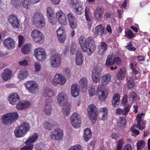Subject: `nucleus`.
<instances>
[{"instance_id": "32", "label": "nucleus", "mask_w": 150, "mask_h": 150, "mask_svg": "<svg viewBox=\"0 0 150 150\" xmlns=\"http://www.w3.org/2000/svg\"><path fill=\"white\" fill-rule=\"evenodd\" d=\"M126 84L129 89H131L134 87L135 83L133 78L129 77H127L126 78Z\"/></svg>"}, {"instance_id": "5", "label": "nucleus", "mask_w": 150, "mask_h": 150, "mask_svg": "<svg viewBox=\"0 0 150 150\" xmlns=\"http://www.w3.org/2000/svg\"><path fill=\"white\" fill-rule=\"evenodd\" d=\"M31 36L33 41L39 43H43L44 41L42 33L38 29H34L32 32Z\"/></svg>"}, {"instance_id": "17", "label": "nucleus", "mask_w": 150, "mask_h": 150, "mask_svg": "<svg viewBox=\"0 0 150 150\" xmlns=\"http://www.w3.org/2000/svg\"><path fill=\"white\" fill-rule=\"evenodd\" d=\"M4 47L8 50H11L15 47V42L12 38H8L4 40Z\"/></svg>"}, {"instance_id": "20", "label": "nucleus", "mask_w": 150, "mask_h": 150, "mask_svg": "<svg viewBox=\"0 0 150 150\" xmlns=\"http://www.w3.org/2000/svg\"><path fill=\"white\" fill-rule=\"evenodd\" d=\"M54 92L50 89L45 88L44 89L42 95L45 97H48L47 101L51 102L52 101L51 97L53 96Z\"/></svg>"}, {"instance_id": "35", "label": "nucleus", "mask_w": 150, "mask_h": 150, "mask_svg": "<svg viewBox=\"0 0 150 150\" xmlns=\"http://www.w3.org/2000/svg\"><path fill=\"white\" fill-rule=\"evenodd\" d=\"M99 111L101 112V114H102V117L101 120H105L107 117L108 115V110L106 107L100 108Z\"/></svg>"}, {"instance_id": "56", "label": "nucleus", "mask_w": 150, "mask_h": 150, "mask_svg": "<svg viewBox=\"0 0 150 150\" xmlns=\"http://www.w3.org/2000/svg\"><path fill=\"white\" fill-rule=\"evenodd\" d=\"M123 140L122 139H120L119 141L117 144V150H121L122 149V146L123 144Z\"/></svg>"}, {"instance_id": "57", "label": "nucleus", "mask_w": 150, "mask_h": 150, "mask_svg": "<svg viewBox=\"0 0 150 150\" xmlns=\"http://www.w3.org/2000/svg\"><path fill=\"white\" fill-rule=\"evenodd\" d=\"M128 96H127L125 94L124 95L123 98L122 99V104L123 105H125L127 104L128 102Z\"/></svg>"}, {"instance_id": "47", "label": "nucleus", "mask_w": 150, "mask_h": 150, "mask_svg": "<svg viewBox=\"0 0 150 150\" xmlns=\"http://www.w3.org/2000/svg\"><path fill=\"white\" fill-rule=\"evenodd\" d=\"M36 150H45V145L44 143L40 142L35 146Z\"/></svg>"}, {"instance_id": "43", "label": "nucleus", "mask_w": 150, "mask_h": 150, "mask_svg": "<svg viewBox=\"0 0 150 150\" xmlns=\"http://www.w3.org/2000/svg\"><path fill=\"white\" fill-rule=\"evenodd\" d=\"M38 90L39 87L37 83L35 86H32V87L30 88L27 91L32 93H35L38 91Z\"/></svg>"}, {"instance_id": "15", "label": "nucleus", "mask_w": 150, "mask_h": 150, "mask_svg": "<svg viewBox=\"0 0 150 150\" xmlns=\"http://www.w3.org/2000/svg\"><path fill=\"white\" fill-rule=\"evenodd\" d=\"M56 15L59 22L62 25H65L66 24L67 20L66 15L62 11H60L57 12Z\"/></svg>"}, {"instance_id": "24", "label": "nucleus", "mask_w": 150, "mask_h": 150, "mask_svg": "<svg viewBox=\"0 0 150 150\" xmlns=\"http://www.w3.org/2000/svg\"><path fill=\"white\" fill-rule=\"evenodd\" d=\"M77 87L78 85L76 83L73 84L71 86V94L74 97H77L79 95V91Z\"/></svg>"}, {"instance_id": "21", "label": "nucleus", "mask_w": 150, "mask_h": 150, "mask_svg": "<svg viewBox=\"0 0 150 150\" xmlns=\"http://www.w3.org/2000/svg\"><path fill=\"white\" fill-rule=\"evenodd\" d=\"M30 103L28 101H21L20 102L16 105V108L18 110H22L29 108Z\"/></svg>"}, {"instance_id": "1", "label": "nucleus", "mask_w": 150, "mask_h": 150, "mask_svg": "<svg viewBox=\"0 0 150 150\" xmlns=\"http://www.w3.org/2000/svg\"><path fill=\"white\" fill-rule=\"evenodd\" d=\"M79 42L83 51L86 52L88 55H91L94 52L96 45L93 38L90 37L86 39L81 36L79 39Z\"/></svg>"}, {"instance_id": "62", "label": "nucleus", "mask_w": 150, "mask_h": 150, "mask_svg": "<svg viewBox=\"0 0 150 150\" xmlns=\"http://www.w3.org/2000/svg\"><path fill=\"white\" fill-rule=\"evenodd\" d=\"M34 66L36 71H39L41 68L40 64L39 63L35 62V63Z\"/></svg>"}, {"instance_id": "27", "label": "nucleus", "mask_w": 150, "mask_h": 150, "mask_svg": "<svg viewBox=\"0 0 150 150\" xmlns=\"http://www.w3.org/2000/svg\"><path fill=\"white\" fill-rule=\"evenodd\" d=\"M47 12L49 22L52 24H54L55 21L53 20V17L52 16L53 13V11L50 7H49L47 8Z\"/></svg>"}, {"instance_id": "34", "label": "nucleus", "mask_w": 150, "mask_h": 150, "mask_svg": "<svg viewBox=\"0 0 150 150\" xmlns=\"http://www.w3.org/2000/svg\"><path fill=\"white\" fill-rule=\"evenodd\" d=\"M75 8L74 9L75 13L77 15H80L83 13L84 12L83 8L81 5L76 4L74 6Z\"/></svg>"}, {"instance_id": "44", "label": "nucleus", "mask_w": 150, "mask_h": 150, "mask_svg": "<svg viewBox=\"0 0 150 150\" xmlns=\"http://www.w3.org/2000/svg\"><path fill=\"white\" fill-rule=\"evenodd\" d=\"M65 105H66L67 106L63 108L62 111L65 115L68 116L69 114L70 110V105L67 103V104Z\"/></svg>"}, {"instance_id": "48", "label": "nucleus", "mask_w": 150, "mask_h": 150, "mask_svg": "<svg viewBox=\"0 0 150 150\" xmlns=\"http://www.w3.org/2000/svg\"><path fill=\"white\" fill-rule=\"evenodd\" d=\"M126 123V121L124 117L120 118L119 119L118 123L120 125V127H124Z\"/></svg>"}, {"instance_id": "11", "label": "nucleus", "mask_w": 150, "mask_h": 150, "mask_svg": "<svg viewBox=\"0 0 150 150\" xmlns=\"http://www.w3.org/2000/svg\"><path fill=\"white\" fill-rule=\"evenodd\" d=\"M50 137L53 140H59L63 137V132L61 129H56L51 132Z\"/></svg>"}, {"instance_id": "3", "label": "nucleus", "mask_w": 150, "mask_h": 150, "mask_svg": "<svg viewBox=\"0 0 150 150\" xmlns=\"http://www.w3.org/2000/svg\"><path fill=\"white\" fill-rule=\"evenodd\" d=\"M87 113L89 119L93 124H95L97 118V109L96 106L93 104L89 105L87 109Z\"/></svg>"}, {"instance_id": "30", "label": "nucleus", "mask_w": 150, "mask_h": 150, "mask_svg": "<svg viewBox=\"0 0 150 150\" xmlns=\"http://www.w3.org/2000/svg\"><path fill=\"white\" fill-rule=\"evenodd\" d=\"M11 74V71L10 70L5 69L1 74V77L4 80L6 81L10 78Z\"/></svg>"}, {"instance_id": "10", "label": "nucleus", "mask_w": 150, "mask_h": 150, "mask_svg": "<svg viewBox=\"0 0 150 150\" xmlns=\"http://www.w3.org/2000/svg\"><path fill=\"white\" fill-rule=\"evenodd\" d=\"M101 74V69L95 67L92 73V80L94 83H97L100 81Z\"/></svg>"}, {"instance_id": "52", "label": "nucleus", "mask_w": 150, "mask_h": 150, "mask_svg": "<svg viewBox=\"0 0 150 150\" xmlns=\"http://www.w3.org/2000/svg\"><path fill=\"white\" fill-rule=\"evenodd\" d=\"M57 37L62 35L63 34H65L66 33L65 31L61 28H59L57 31Z\"/></svg>"}, {"instance_id": "28", "label": "nucleus", "mask_w": 150, "mask_h": 150, "mask_svg": "<svg viewBox=\"0 0 150 150\" xmlns=\"http://www.w3.org/2000/svg\"><path fill=\"white\" fill-rule=\"evenodd\" d=\"M83 139L85 141L87 142L92 137V133L90 129L87 128L84 130Z\"/></svg>"}, {"instance_id": "54", "label": "nucleus", "mask_w": 150, "mask_h": 150, "mask_svg": "<svg viewBox=\"0 0 150 150\" xmlns=\"http://www.w3.org/2000/svg\"><path fill=\"white\" fill-rule=\"evenodd\" d=\"M44 127L46 129L50 130L51 129V125L50 122H45L44 123Z\"/></svg>"}, {"instance_id": "14", "label": "nucleus", "mask_w": 150, "mask_h": 150, "mask_svg": "<svg viewBox=\"0 0 150 150\" xmlns=\"http://www.w3.org/2000/svg\"><path fill=\"white\" fill-rule=\"evenodd\" d=\"M9 22L12 27L14 28H18L20 26V24L17 17L13 14L10 15L8 17Z\"/></svg>"}, {"instance_id": "51", "label": "nucleus", "mask_w": 150, "mask_h": 150, "mask_svg": "<svg viewBox=\"0 0 150 150\" xmlns=\"http://www.w3.org/2000/svg\"><path fill=\"white\" fill-rule=\"evenodd\" d=\"M18 47H21L23 44L24 41V37L21 35H19L18 36Z\"/></svg>"}, {"instance_id": "6", "label": "nucleus", "mask_w": 150, "mask_h": 150, "mask_svg": "<svg viewBox=\"0 0 150 150\" xmlns=\"http://www.w3.org/2000/svg\"><path fill=\"white\" fill-rule=\"evenodd\" d=\"M61 55L56 53L51 56L50 59V65L53 68H57L60 64L61 61Z\"/></svg>"}, {"instance_id": "22", "label": "nucleus", "mask_w": 150, "mask_h": 150, "mask_svg": "<svg viewBox=\"0 0 150 150\" xmlns=\"http://www.w3.org/2000/svg\"><path fill=\"white\" fill-rule=\"evenodd\" d=\"M120 98V95L118 93H116L113 95L112 100V104L113 107H116L119 105Z\"/></svg>"}, {"instance_id": "58", "label": "nucleus", "mask_w": 150, "mask_h": 150, "mask_svg": "<svg viewBox=\"0 0 150 150\" xmlns=\"http://www.w3.org/2000/svg\"><path fill=\"white\" fill-rule=\"evenodd\" d=\"M33 145H30L29 146H24L21 148V150H32L33 148Z\"/></svg>"}, {"instance_id": "55", "label": "nucleus", "mask_w": 150, "mask_h": 150, "mask_svg": "<svg viewBox=\"0 0 150 150\" xmlns=\"http://www.w3.org/2000/svg\"><path fill=\"white\" fill-rule=\"evenodd\" d=\"M57 38L59 42L61 43H63L66 39V34H63L59 36H58Z\"/></svg>"}, {"instance_id": "60", "label": "nucleus", "mask_w": 150, "mask_h": 150, "mask_svg": "<svg viewBox=\"0 0 150 150\" xmlns=\"http://www.w3.org/2000/svg\"><path fill=\"white\" fill-rule=\"evenodd\" d=\"M64 74L67 76L69 77L70 75V69L68 68H65L63 70Z\"/></svg>"}, {"instance_id": "42", "label": "nucleus", "mask_w": 150, "mask_h": 150, "mask_svg": "<svg viewBox=\"0 0 150 150\" xmlns=\"http://www.w3.org/2000/svg\"><path fill=\"white\" fill-rule=\"evenodd\" d=\"M37 83L33 81H29L26 82L25 83V86L26 89L28 90L33 86H35Z\"/></svg>"}, {"instance_id": "13", "label": "nucleus", "mask_w": 150, "mask_h": 150, "mask_svg": "<svg viewBox=\"0 0 150 150\" xmlns=\"http://www.w3.org/2000/svg\"><path fill=\"white\" fill-rule=\"evenodd\" d=\"M96 93L97 95L99 97V99L101 100L105 99L108 95V92L104 90L103 85H100L98 86Z\"/></svg>"}, {"instance_id": "2", "label": "nucleus", "mask_w": 150, "mask_h": 150, "mask_svg": "<svg viewBox=\"0 0 150 150\" xmlns=\"http://www.w3.org/2000/svg\"><path fill=\"white\" fill-rule=\"evenodd\" d=\"M30 125L29 123L25 122L16 128L14 131L15 135L16 137L24 136L30 129Z\"/></svg>"}, {"instance_id": "41", "label": "nucleus", "mask_w": 150, "mask_h": 150, "mask_svg": "<svg viewBox=\"0 0 150 150\" xmlns=\"http://www.w3.org/2000/svg\"><path fill=\"white\" fill-rule=\"evenodd\" d=\"M137 97V93L134 92H132L129 94V99L130 102L134 103L136 101Z\"/></svg>"}, {"instance_id": "4", "label": "nucleus", "mask_w": 150, "mask_h": 150, "mask_svg": "<svg viewBox=\"0 0 150 150\" xmlns=\"http://www.w3.org/2000/svg\"><path fill=\"white\" fill-rule=\"evenodd\" d=\"M18 117V115L16 112L8 113L6 115H5L3 116L2 118V122L4 125L10 124L16 121Z\"/></svg>"}, {"instance_id": "37", "label": "nucleus", "mask_w": 150, "mask_h": 150, "mask_svg": "<svg viewBox=\"0 0 150 150\" xmlns=\"http://www.w3.org/2000/svg\"><path fill=\"white\" fill-rule=\"evenodd\" d=\"M28 75V73L26 70H21L18 72V77L20 79H24L27 77Z\"/></svg>"}, {"instance_id": "45", "label": "nucleus", "mask_w": 150, "mask_h": 150, "mask_svg": "<svg viewBox=\"0 0 150 150\" xmlns=\"http://www.w3.org/2000/svg\"><path fill=\"white\" fill-rule=\"evenodd\" d=\"M145 145V142L144 140L139 141L137 143V149L141 150L144 147Z\"/></svg>"}, {"instance_id": "29", "label": "nucleus", "mask_w": 150, "mask_h": 150, "mask_svg": "<svg viewBox=\"0 0 150 150\" xmlns=\"http://www.w3.org/2000/svg\"><path fill=\"white\" fill-rule=\"evenodd\" d=\"M38 137L37 133H34L25 142L26 145H30L34 143Z\"/></svg>"}, {"instance_id": "8", "label": "nucleus", "mask_w": 150, "mask_h": 150, "mask_svg": "<svg viewBox=\"0 0 150 150\" xmlns=\"http://www.w3.org/2000/svg\"><path fill=\"white\" fill-rule=\"evenodd\" d=\"M70 120L71 124L74 127L77 128L80 126L81 120L79 115L77 113L74 112L72 114Z\"/></svg>"}, {"instance_id": "64", "label": "nucleus", "mask_w": 150, "mask_h": 150, "mask_svg": "<svg viewBox=\"0 0 150 150\" xmlns=\"http://www.w3.org/2000/svg\"><path fill=\"white\" fill-rule=\"evenodd\" d=\"M126 34L130 38H131L133 37L134 34L132 33L131 31L130 30H128L127 31L125 32Z\"/></svg>"}, {"instance_id": "63", "label": "nucleus", "mask_w": 150, "mask_h": 150, "mask_svg": "<svg viewBox=\"0 0 150 150\" xmlns=\"http://www.w3.org/2000/svg\"><path fill=\"white\" fill-rule=\"evenodd\" d=\"M19 64L20 65H23L24 66H25L28 65V63L27 62V61L25 59L19 62Z\"/></svg>"}, {"instance_id": "23", "label": "nucleus", "mask_w": 150, "mask_h": 150, "mask_svg": "<svg viewBox=\"0 0 150 150\" xmlns=\"http://www.w3.org/2000/svg\"><path fill=\"white\" fill-rule=\"evenodd\" d=\"M48 100L46 101L45 106L44 110V113L46 115L49 116L51 115L52 109L50 104L51 102L47 101Z\"/></svg>"}, {"instance_id": "18", "label": "nucleus", "mask_w": 150, "mask_h": 150, "mask_svg": "<svg viewBox=\"0 0 150 150\" xmlns=\"http://www.w3.org/2000/svg\"><path fill=\"white\" fill-rule=\"evenodd\" d=\"M8 99L10 104L15 105L19 101L20 97L17 93H13L9 95Z\"/></svg>"}, {"instance_id": "25", "label": "nucleus", "mask_w": 150, "mask_h": 150, "mask_svg": "<svg viewBox=\"0 0 150 150\" xmlns=\"http://www.w3.org/2000/svg\"><path fill=\"white\" fill-rule=\"evenodd\" d=\"M95 32L96 34L101 35L103 34H106L107 33L104 26L102 24H100L96 27Z\"/></svg>"}, {"instance_id": "12", "label": "nucleus", "mask_w": 150, "mask_h": 150, "mask_svg": "<svg viewBox=\"0 0 150 150\" xmlns=\"http://www.w3.org/2000/svg\"><path fill=\"white\" fill-rule=\"evenodd\" d=\"M57 100L58 103L62 106H64L67 104V96L64 93H59L57 96Z\"/></svg>"}, {"instance_id": "61", "label": "nucleus", "mask_w": 150, "mask_h": 150, "mask_svg": "<svg viewBox=\"0 0 150 150\" xmlns=\"http://www.w3.org/2000/svg\"><path fill=\"white\" fill-rule=\"evenodd\" d=\"M116 113L117 115H119L121 114H122L123 115H125L124 114L125 112H124V110L123 109L118 108H117L116 110Z\"/></svg>"}, {"instance_id": "9", "label": "nucleus", "mask_w": 150, "mask_h": 150, "mask_svg": "<svg viewBox=\"0 0 150 150\" xmlns=\"http://www.w3.org/2000/svg\"><path fill=\"white\" fill-rule=\"evenodd\" d=\"M34 55L39 61H43L46 58L45 52L42 51L40 48H38L35 50Z\"/></svg>"}, {"instance_id": "33", "label": "nucleus", "mask_w": 150, "mask_h": 150, "mask_svg": "<svg viewBox=\"0 0 150 150\" xmlns=\"http://www.w3.org/2000/svg\"><path fill=\"white\" fill-rule=\"evenodd\" d=\"M79 84L80 87L86 90L88 86L87 80L85 78H81L79 82Z\"/></svg>"}, {"instance_id": "49", "label": "nucleus", "mask_w": 150, "mask_h": 150, "mask_svg": "<svg viewBox=\"0 0 150 150\" xmlns=\"http://www.w3.org/2000/svg\"><path fill=\"white\" fill-rule=\"evenodd\" d=\"M83 148L80 145H75L70 147L67 150H82Z\"/></svg>"}, {"instance_id": "38", "label": "nucleus", "mask_w": 150, "mask_h": 150, "mask_svg": "<svg viewBox=\"0 0 150 150\" xmlns=\"http://www.w3.org/2000/svg\"><path fill=\"white\" fill-rule=\"evenodd\" d=\"M136 120L137 122V127L140 130H142L144 127L141 125V123L142 120V116L141 115L138 114L136 117Z\"/></svg>"}, {"instance_id": "36", "label": "nucleus", "mask_w": 150, "mask_h": 150, "mask_svg": "<svg viewBox=\"0 0 150 150\" xmlns=\"http://www.w3.org/2000/svg\"><path fill=\"white\" fill-rule=\"evenodd\" d=\"M22 53L25 54H28L30 52V44H26L21 48Z\"/></svg>"}, {"instance_id": "7", "label": "nucleus", "mask_w": 150, "mask_h": 150, "mask_svg": "<svg viewBox=\"0 0 150 150\" xmlns=\"http://www.w3.org/2000/svg\"><path fill=\"white\" fill-rule=\"evenodd\" d=\"M115 63L120 65L121 64V60L118 57H115L113 55H109L106 60L105 66L106 67L112 66Z\"/></svg>"}, {"instance_id": "46", "label": "nucleus", "mask_w": 150, "mask_h": 150, "mask_svg": "<svg viewBox=\"0 0 150 150\" xmlns=\"http://www.w3.org/2000/svg\"><path fill=\"white\" fill-rule=\"evenodd\" d=\"M126 73L123 71L122 69H120L119 72L117 74V78L119 80H122L125 77Z\"/></svg>"}, {"instance_id": "31", "label": "nucleus", "mask_w": 150, "mask_h": 150, "mask_svg": "<svg viewBox=\"0 0 150 150\" xmlns=\"http://www.w3.org/2000/svg\"><path fill=\"white\" fill-rule=\"evenodd\" d=\"M33 23L35 26L38 28H42L45 25V19L44 17Z\"/></svg>"}, {"instance_id": "40", "label": "nucleus", "mask_w": 150, "mask_h": 150, "mask_svg": "<svg viewBox=\"0 0 150 150\" xmlns=\"http://www.w3.org/2000/svg\"><path fill=\"white\" fill-rule=\"evenodd\" d=\"M111 76L109 74H106L102 77L101 82L104 84L108 83L110 81Z\"/></svg>"}, {"instance_id": "50", "label": "nucleus", "mask_w": 150, "mask_h": 150, "mask_svg": "<svg viewBox=\"0 0 150 150\" xmlns=\"http://www.w3.org/2000/svg\"><path fill=\"white\" fill-rule=\"evenodd\" d=\"M23 6L25 8H28L29 6L30 3L29 0H22Z\"/></svg>"}, {"instance_id": "39", "label": "nucleus", "mask_w": 150, "mask_h": 150, "mask_svg": "<svg viewBox=\"0 0 150 150\" xmlns=\"http://www.w3.org/2000/svg\"><path fill=\"white\" fill-rule=\"evenodd\" d=\"M44 17L42 13L40 12H37L34 14L32 18L33 22H35L38 20Z\"/></svg>"}, {"instance_id": "26", "label": "nucleus", "mask_w": 150, "mask_h": 150, "mask_svg": "<svg viewBox=\"0 0 150 150\" xmlns=\"http://www.w3.org/2000/svg\"><path fill=\"white\" fill-rule=\"evenodd\" d=\"M98 53L102 55L103 53L107 50V45L105 42H101L98 47Z\"/></svg>"}, {"instance_id": "19", "label": "nucleus", "mask_w": 150, "mask_h": 150, "mask_svg": "<svg viewBox=\"0 0 150 150\" xmlns=\"http://www.w3.org/2000/svg\"><path fill=\"white\" fill-rule=\"evenodd\" d=\"M66 79L62 75L56 74L54 76L53 79V83L63 85L65 82Z\"/></svg>"}, {"instance_id": "53", "label": "nucleus", "mask_w": 150, "mask_h": 150, "mask_svg": "<svg viewBox=\"0 0 150 150\" xmlns=\"http://www.w3.org/2000/svg\"><path fill=\"white\" fill-rule=\"evenodd\" d=\"M125 47L130 51H135L136 50L135 48L134 47H132V43L131 42L127 43V45Z\"/></svg>"}, {"instance_id": "16", "label": "nucleus", "mask_w": 150, "mask_h": 150, "mask_svg": "<svg viewBox=\"0 0 150 150\" xmlns=\"http://www.w3.org/2000/svg\"><path fill=\"white\" fill-rule=\"evenodd\" d=\"M70 25L72 29L76 28L77 26V21L75 16L72 13H69L67 14Z\"/></svg>"}, {"instance_id": "59", "label": "nucleus", "mask_w": 150, "mask_h": 150, "mask_svg": "<svg viewBox=\"0 0 150 150\" xmlns=\"http://www.w3.org/2000/svg\"><path fill=\"white\" fill-rule=\"evenodd\" d=\"M95 12L101 14L102 15L104 12L103 8L100 7H98L96 9Z\"/></svg>"}]
</instances>
